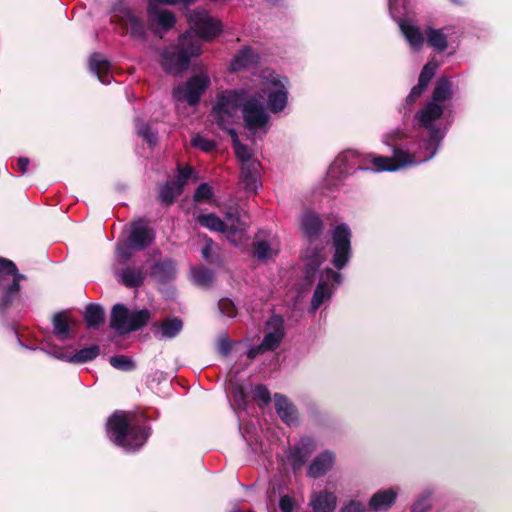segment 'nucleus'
I'll return each instance as SVG.
<instances>
[{
  "instance_id": "obj_15",
  "label": "nucleus",
  "mask_w": 512,
  "mask_h": 512,
  "mask_svg": "<svg viewBox=\"0 0 512 512\" xmlns=\"http://www.w3.org/2000/svg\"><path fill=\"white\" fill-rule=\"evenodd\" d=\"M316 450V442L309 436L302 437L290 449L287 458L294 472L300 470L312 453Z\"/></svg>"
},
{
  "instance_id": "obj_10",
  "label": "nucleus",
  "mask_w": 512,
  "mask_h": 512,
  "mask_svg": "<svg viewBox=\"0 0 512 512\" xmlns=\"http://www.w3.org/2000/svg\"><path fill=\"white\" fill-rule=\"evenodd\" d=\"M210 77L206 72H200L190 77L186 83L173 90V99L176 104L188 103L190 106L198 104L200 97L210 86Z\"/></svg>"
},
{
  "instance_id": "obj_21",
  "label": "nucleus",
  "mask_w": 512,
  "mask_h": 512,
  "mask_svg": "<svg viewBox=\"0 0 512 512\" xmlns=\"http://www.w3.org/2000/svg\"><path fill=\"white\" fill-rule=\"evenodd\" d=\"M454 82L448 76H440L435 83L431 99L438 105H447V101H451L454 97Z\"/></svg>"
},
{
  "instance_id": "obj_7",
  "label": "nucleus",
  "mask_w": 512,
  "mask_h": 512,
  "mask_svg": "<svg viewBox=\"0 0 512 512\" xmlns=\"http://www.w3.org/2000/svg\"><path fill=\"white\" fill-rule=\"evenodd\" d=\"M381 157L373 153L360 155L356 150H345L340 153L331 166L329 167L327 177L328 180L341 181L351 172L356 171H372L379 173L375 170L376 165L372 161V157Z\"/></svg>"
},
{
  "instance_id": "obj_34",
  "label": "nucleus",
  "mask_w": 512,
  "mask_h": 512,
  "mask_svg": "<svg viewBox=\"0 0 512 512\" xmlns=\"http://www.w3.org/2000/svg\"><path fill=\"white\" fill-rule=\"evenodd\" d=\"M228 133L232 139L235 155L241 164H245L246 162H257V160L251 158L250 149L239 140L236 130L230 129Z\"/></svg>"
},
{
  "instance_id": "obj_9",
  "label": "nucleus",
  "mask_w": 512,
  "mask_h": 512,
  "mask_svg": "<svg viewBox=\"0 0 512 512\" xmlns=\"http://www.w3.org/2000/svg\"><path fill=\"white\" fill-rule=\"evenodd\" d=\"M242 118L244 127L253 136L264 135L269 129L270 115L264 104L255 95H250L249 90L242 103Z\"/></svg>"
},
{
  "instance_id": "obj_26",
  "label": "nucleus",
  "mask_w": 512,
  "mask_h": 512,
  "mask_svg": "<svg viewBox=\"0 0 512 512\" xmlns=\"http://www.w3.org/2000/svg\"><path fill=\"white\" fill-rule=\"evenodd\" d=\"M130 314L131 312L123 304H115L111 311V328L120 335L129 333L130 325L128 323L130 322Z\"/></svg>"
},
{
  "instance_id": "obj_19",
  "label": "nucleus",
  "mask_w": 512,
  "mask_h": 512,
  "mask_svg": "<svg viewBox=\"0 0 512 512\" xmlns=\"http://www.w3.org/2000/svg\"><path fill=\"white\" fill-rule=\"evenodd\" d=\"M275 410L281 420L288 426L298 424V411L296 406L284 395L276 393L274 395Z\"/></svg>"
},
{
  "instance_id": "obj_47",
  "label": "nucleus",
  "mask_w": 512,
  "mask_h": 512,
  "mask_svg": "<svg viewBox=\"0 0 512 512\" xmlns=\"http://www.w3.org/2000/svg\"><path fill=\"white\" fill-rule=\"evenodd\" d=\"M133 251L134 250L129 246V241L127 240L126 244L117 246L116 257L120 262L125 263L132 257Z\"/></svg>"
},
{
  "instance_id": "obj_61",
  "label": "nucleus",
  "mask_w": 512,
  "mask_h": 512,
  "mask_svg": "<svg viewBox=\"0 0 512 512\" xmlns=\"http://www.w3.org/2000/svg\"><path fill=\"white\" fill-rule=\"evenodd\" d=\"M266 1L271 3V4H276L279 0H266Z\"/></svg>"
},
{
  "instance_id": "obj_5",
  "label": "nucleus",
  "mask_w": 512,
  "mask_h": 512,
  "mask_svg": "<svg viewBox=\"0 0 512 512\" xmlns=\"http://www.w3.org/2000/svg\"><path fill=\"white\" fill-rule=\"evenodd\" d=\"M247 89L223 90L216 94L211 110L212 121L222 130L229 132L238 119V112L242 109Z\"/></svg>"
},
{
  "instance_id": "obj_56",
  "label": "nucleus",
  "mask_w": 512,
  "mask_h": 512,
  "mask_svg": "<svg viewBox=\"0 0 512 512\" xmlns=\"http://www.w3.org/2000/svg\"><path fill=\"white\" fill-rule=\"evenodd\" d=\"M29 163H30V160L29 158L27 157H19L17 159V170L22 174H26L27 170H28V166H29Z\"/></svg>"
},
{
  "instance_id": "obj_46",
  "label": "nucleus",
  "mask_w": 512,
  "mask_h": 512,
  "mask_svg": "<svg viewBox=\"0 0 512 512\" xmlns=\"http://www.w3.org/2000/svg\"><path fill=\"white\" fill-rule=\"evenodd\" d=\"M213 194V188L207 183H202L197 187L194 199L195 201L208 200L213 196Z\"/></svg>"
},
{
  "instance_id": "obj_12",
  "label": "nucleus",
  "mask_w": 512,
  "mask_h": 512,
  "mask_svg": "<svg viewBox=\"0 0 512 512\" xmlns=\"http://www.w3.org/2000/svg\"><path fill=\"white\" fill-rule=\"evenodd\" d=\"M196 0H150L148 6V18L152 27L157 26L159 29L156 32H166L175 24L174 14L167 10L158 7L157 4L176 5L183 4L189 6Z\"/></svg>"
},
{
  "instance_id": "obj_3",
  "label": "nucleus",
  "mask_w": 512,
  "mask_h": 512,
  "mask_svg": "<svg viewBox=\"0 0 512 512\" xmlns=\"http://www.w3.org/2000/svg\"><path fill=\"white\" fill-rule=\"evenodd\" d=\"M188 21L191 31L181 35L177 45L166 47L161 53V66L168 74L180 75L186 71L191 58L201 53V39L213 38L221 32L220 22L203 9L190 11Z\"/></svg>"
},
{
  "instance_id": "obj_57",
  "label": "nucleus",
  "mask_w": 512,
  "mask_h": 512,
  "mask_svg": "<svg viewBox=\"0 0 512 512\" xmlns=\"http://www.w3.org/2000/svg\"><path fill=\"white\" fill-rule=\"evenodd\" d=\"M264 352H267V351H266V350H264V347H262V344L260 343L259 345H256V346L251 347V348L247 351V356H248L250 359H254V358H256L258 355H260L261 353H264Z\"/></svg>"
},
{
  "instance_id": "obj_39",
  "label": "nucleus",
  "mask_w": 512,
  "mask_h": 512,
  "mask_svg": "<svg viewBox=\"0 0 512 512\" xmlns=\"http://www.w3.org/2000/svg\"><path fill=\"white\" fill-rule=\"evenodd\" d=\"M69 325L67 318L64 314L58 313L53 317V332L56 338L60 341H65L69 338Z\"/></svg>"
},
{
  "instance_id": "obj_2",
  "label": "nucleus",
  "mask_w": 512,
  "mask_h": 512,
  "mask_svg": "<svg viewBox=\"0 0 512 512\" xmlns=\"http://www.w3.org/2000/svg\"><path fill=\"white\" fill-rule=\"evenodd\" d=\"M300 228L309 243L303 254L305 278L308 281H313L319 274V282L311 301V311L315 312L326 300L331 298L333 286H339L342 283V275L331 268L318 272L325 260L323 247L318 246L324 231L320 216L311 210H306L301 216Z\"/></svg>"
},
{
  "instance_id": "obj_37",
  "label": "nucleus",
  "mask_w": 512,
  "mask_h": 512,
  "mask_svg": "<svg viewBox=\"0 0 512 512\" xmlns=\"http://www.w3.org/2000/svg\"><path fill=\"white\" fill-rule=\"evenodd\" d=\"M197 222L212 231L226 232V224L214 213L198 215Z\"/></svg>"
},
{
  "instance_id": "obj_59",
  "label": "nucleus",
  "mask_w": 512,
  "mask_h": 512,
  "mask_svg": "<svg viewBox=\"0 0 512 512\" xmlns=\"http://www.w3.org/2000/svg\"><path fill=\"white\" fill-rule=\"evenodd\" d=\"M452 3L456 4V5H460L463 3L462 0H450Z\"/></svg>"
},
{
  "instance_id": "obj_42",
  "label": "nucleus",
  "mask_w": 512,
  "mask_h": 512,
  "mask_svg": "<svg viewBox=\"0 0 512 512\" xmlns=\"http://www.w3.org/2000/svg\"><path fill=\"white\" fill-rule=\"evenodd\" d=\"M432 495L431 489L424 490L416 499L411 507V512H427L432 508Z\"/></svg>"
},
{
  "instance_id": "obj_54",
  "label": "nucleus",
  "mask_w": 512,
  "mask_h": 512,
  "mask_svg": "<svg viewBox=\"0 0 512 512\" xmlns=\"http://www.w3.org/2000/svg\"><path fill=\"white\" fill-rule=\"evenodd\" d=\"M233 307V303L228 299H222L219 301L220 311L228 317H234L235 313Z\"/></svg>"
},
{
  "instance_id": "obj_8",
  "label": "nucleus",
  "mask_w": 512,
  "mask_h": 512,
  "mask_svg": "<svg viewBox=\"0 0 512 512\" xmlns=\"http://www.w3.org/2000/svg\"><path fill=\"white\" fill-rule=\"evenodd\" d=\"M23 274L10 260L0 257V310L5 311L19 299L20 282Z\"/></svg>"
},
{
  "instance_id": "obj_51",
  "label": "nucleus",
  "mask_w": 512,
  "mask_h": 512,
  "mask_svg": "<svg viewBox=\"0 0 512 512\" xmlns=\"http://www.w3.org/2000/svg\"><path fill=\"white\" fill-rule=\"evenodd\" d=\"M226 238L234 245H238L241 243L243 239V232L236 228H226Z\"/></svg>"
},
{
  "instance_id": "obj_28",
  "label": "nucleus",
  "mask_w": 512,
  "mask_h": 512,
  "mask_svg": "<svg viewBox=\"0 0 512 512\" xmlns=\"http://www.w3.org/2000/svg\"><path fill=\"white\" fill-rule=\"evenodd\" d=\"M398 495V489H382L374 493L369 501V507L373 511H386L394 505Z\"/></svg>"
},
{
  "instance_id": "obj_52",
  "label": "nucleus",
  "mask_w": 512,
  "mask_h": 512,
  "mask_svg": "<svg viewBox=\"0 0 512 512\" xmlns=\"http://www.w3.org/2000/svg\"><path fill=\"white\" fill-rule=\"evenodd\" d=\"M295 507V500L289 495L280 497L279 508L282 512H292Z\"/></svg>"
},
{
  "instance_id": "obj_20",
  "label": "nucleus",
  "mask_w": 512,
  "mask_h": 512,
  "mask_svg": "<svg viewBox=\"0 0 512 512\" xmlns=\"http://www.w3.org/2000/svg\"><path fill=\"white\" fill-rule=\"evenodd\" d=\"M183 329V322L178 317H169L153 324V335L159 340L173 339Z\"/></svg>"
},
{
  "instance_id": "obj_53",
  "label": "nucleus",
  "mask_w": 512,
  "mask_h": 512,
  "mask_svg": "<svg viewBox=\"0 0 512 512\" xmlns=\"http://www.w3.org/2000/svg\"><path fill=\"white\" fill-rule=\"evenodd\" d=\"M218 351L224 355L227 356L231 351V341L227 337V335H222L217 342Z\"/></svg>"
},
{
  "instance_id": "obj_49",
  "label": "nucleus",
  "mask_w": 512,
  "mask_h": 512,
  "mask_svg": "<svg viewBox=\"0 0 512 512\" xmlns=\"http://www.w3.org/2000/svg\"><path fill=\"white\" fill-rule=\"evenodd\" d=\"M193 172L194 170L189 166L179 168L176 180L174 182L177 183L178 185H181V188L183 189L184 186L187 184L189 178L192 176Z\"/></svg>"
},
{
  "instance_id": "obj_4",
  "label": "nucleus",
  "mask_w": 512,
  "mask_h": 512,
  "mask_svg": "<svg viewBox=\"0 0 512 512\" xmlns=\"http://www.w3.org/2000/svg\"><path fill=\"white\" fill-rule=\"evenodd\" d=\"M106 433L111 442L128 452L139 450L150 435L146 425L123 411H116L108 418Z\"/></svg>"
},
{
  "instance_id": "obj_38",
  "label": "nucleus",
  "mask_w": 512,
  "mask_h": 512,
  "mask_svg": "<svg viewBox=\"0 0 512 512\" xmlns=\"http://www.w3.org/2000/svg\"><path fill=\"white\" fill-rule=\"evenodd\" d=\"M84 319L88 327H97L104 321L103 308L97 304H89L86 307Z\"/></svg>"
},
{
  "instance_id": "obj_44",
  "label": "nucleus",
  "mask_w": 512,
  "mask_h": 512,
  "mask_svg": "<svg viewBox=\"0 0 512 512\" xmlns=\"http://www.w3.org/2000/svg\"><path fill=\"white\" fill-rule=\"evenodd\" d=\"M191 144L193 147L198 148L203 152H210L216 147L214 140L200 134H196L192 137Z\"/></svg>"
},
{
  "instance_id": "obj_29",
  "label": "nucleus",
  "mask_w": 512,
  "mask_h": 512,
  "mask_svg": "<svg viewBox=\"0 0 512 512\" xmlns=\"http://www.w3.org/2000/svg\"><path fill=\"white\" fill-rule=\"evenodd\" d=\"M150 274L161 283L169 282L176 276V264L169 258L156 261L151 267Z\"/></svg>"
},
{
  "instance_id": "obj_32",
  "label": "nucleus",
  "mask_w": 512,
  "mask_h": 512,
  "mask_svg": "<svg viewBox=\"0 0 512 512\" xmlns=\"http://www.w3.org/2000/svg\"><path fill=\"white\" fill-rule=\"evenodd\" d=\"M121 12L123 13V20L131 37L136 40H145L146 30L143 21L126 8Z\"/></svg>"
},
{
  "instance_id": "obj_27",
  "label": "nucleus",
  "mask_w": 512,
  "mask_h": 512,
  "mask_svg": "<svg viewBox=\"0 0 512 512\" xmlns=\"http://www.w3.org/2000/svg\"><path fill=\"white\" fill-rule=\"evenodd\" d=\"M118 281L127 288H138L145 281V273L142 268L127 266L116 272Z\"/></svg>"
},
{
  "instance_id": "obj_43",
  "label": "nucleus",
  "mask_w": 512,
  "mask_h": 512,
  "mask_svg": "<svg viewBox=\"0 0 512 512\" xmlns=\"http://www.w3.org/2000/svg\"><path fill=\"white\" fill-rule=\"evenodd\" d=\"M109 363L115 369L124 372H130L136 368L135 362L124 355L111 356L109 358Z\"/></svg>"
},
{
  "instance_id": "obj_13",
  "label": "nucleus",
  "mask_w": 512,
  "mask_h": 512,
  "mask_svg": "<svg viewBox=\"0 0 512 512\" xmlns=\"http://www.w3.org/2000/svg\"><path fill=\"white\" fill-rule=\"evenodd\" d=\"M406 9V0H396L395 10L392 11L391 0H389L390 14L392 18L397 21L409 46L413 50H420L424 44V35L417 26L402 17Z\"/></svg>"
},
{
  "instance_id": "obj_6",
  "label": "nucleus",
  "mask_w": 512,
  "mask_h": 512,
  "mask_svg": "<svg viewBox=\"0 0 512 512\" xmlns=\"http://www.w3.org/2000/svg\"><path fill=\"white\" fill-rule=\"evenodd\" d=\"M289 79L285 75L266 68L261 71L260 98H266L268 109L273 114H278L286 108L289 95Z\"/></svg>"
},
{
  "instance_id": "obj_1",
  "label": "nucleus",
  "mask_w": 512,
  "mask_h": 512,
  "mask_svg": "<svg viewBox=\"0 0 512 512\" xmlns=\"http://www.w3.org/2000/svg\"><path fill=\"white\" fill-rule=\"evenodd\" d=\"M454 120L452 105L428 101L413 116L414 127L423 129L427 137L412 139L401 129L382 136V143L391 149V157H372L377 171H399L426 163L437 154Z\"/></svg>"
},
{
  "instance_id": "obj_17",
  "label": "nucleus",
  "mask_w": 512,
  "mask_h": 512,
  "mask_svg": "<svg viewBox=\"0 0 512 512\" xmlns=\"http://www.w3.org/2000/svg\"><path fill=\"white\" fill-rule=\"evenodd\" d=\"M268 332L265 334L261 344L266 351L275 350L284 337L283 321L280 317L274 316L267 322Z\"/></svg>"
},
{
  "instance_id": "obj_33",
  "label": "nucleus",
  "mask_w": 512,
  "mask_h": 512,
  "mask_svg": "<svg viewBox=\"0 0 512 512\" xmlns=\"http://www.w3.org/2000/svg\"><path fill=\"white\" fill-rule=\"evenodd\" d=\"M100 354V347L98 345H91L70 354L69 363L84 364L96 359Z\"/></svg>"
},
{
  "instance_id": "obj_36",
  "label": "nucleus",
  "mask_w": 512,
  "mask_h": 512,
  "mask_svg": "<svg viewBox=\"0 0 512 512\" xmlns=\"http://www.w3.org/2000/svg\"><path fill=\"white\" fill-rule=\"evenodd\" d=\"M193 282L201 287H209L214 281V273L212 270L204 267H193L191 269Z\"/></svg>"
},
{
  "instance_id": "obj_60",
  "label": "nucleus",
  "mask_w": 512,
  "mask_h": 512,
  "mask_svg": "<svg viewBox=\"0 0 512 512\" xmlns=\"http://www.w3.org/2000/svg\"><path fill=\"white\" fill-rule=\"evenodd\" d=\"M395 3H396V0H391L392 11L395 10Z\"/></svg>"
},
{
  "instance_id": "obj_30",
  "label": "nucleus",
  "mask_w": 512,
  "mask_h": 512,
  "mask_svg": "<svg viewBox=\"0 0 512 512\" xmlns=\"http://www.w3.org/2000/svg\"><path fill=\"white\" fill-rule=\"evenodd\" d=\"M427 44L436 52L441 53L448 49V34L446 28L427 27L425 30Z\"/></svg>"
},
{
  "instance_id": "obj_22",
  "label": "nucleus",
  "mask_w": 512,
  "mask_h": 512,
  "mask_svg": "<svg viewBox=\"0 0 512 512\" xmlns=\"http://www.w3.org/2000/svg\"><path fill=\"white\" fill-rule=\"evenodd\" d=\"M279 251V242L273 236L266 239L257 236L253 243V254L259 260L271 259L277 256Z\"/></svg>"
},
{
  "instance_id": "obj_48",
  "label": "nucleus",
  "mask_w": 512,
  "mask_h": 512,
  "mask_svg": "<svg viewBox=\"0 0 512 512\" xmlns=\"http://www.w3.org/2000/svg\"><path fill=\"white\" fill-rule=\"evenodd\" d=\"M254 397L261 401L262 404L267 405L271 401V395L265 385H257L253 391Z\"/></svg>"
},
{
  "instance_id": "obj_18",
  "label": "nucleus",
  "mask_w": 512,
  "mask_h": 512,
  "mask_svg": "<svg viewBox=\"0 0 512 512\" xmlns=\"http://www.w3.org/2000/svg\"><path fill=\"white\" fill-rule=\"evenodd\" d=\"M337 501L338 499L334 492L320 490L311 494L308 506L313 512H334Z\"/></svg>"
},
{
  "instance_id": "obj_25",
  "label": "nucleus",
  "mask_w": 512,
  "mask_h": 512,
  "mask_svg": "<svg viewBox=\"0 0 512 512\" xmlns=\"http://www.w3.org/2000/svg\"><path fill=\"white\" fill-rule=\"evenodd\" d=\"M259 55L250 47L245 46L232 58L229 66L231 72H238L255 66L258 63Z\"/></svg>"
},
{
  "instance_id": "obj_45",
  "label": "nucleus",
  "mask_w": 512,
  "mask_h": 512,
  "mask_svg": "<svg viewBox=\"0 0 512 512\" xmlns=\"http://www.w3.org/2000/svg\"><path fill=\"white\" fill-rule=\"evenodd\" d=\"M41 349L52 357L69 363L70 354L65 353L60 347L56 345H47Z\"/></svg>"
},
{
  "instance_id": "obj_14",
  "label": "nucleus",
  "mask_w": 512,
  "mask_h": 512,
  "mask_svg": "<svg viewBox=\"0 0 512 512\" xmlns=\"http://www.w3.org/2000/svg\"><path fill=\"white\" fill-rule=\"evenodd\" d=\"M438 66V63L435 60H430L424 65L418 78V84L412 87L410 93L405 99L404 109L409 111V107L412 106L421 97L435 76Z\"/></svg>"
},
{
  "instance_id": "obj_31",
  "label": "nucleus",
  "mask_w": 512,
  "mask_h": 512,
  "mask_svg": "<svg viewBox=\"0 0 512 512\" xmlns=\"http://www.w3.org/2000/svg\"><path fill=\"white\" fill-rule=\"evenodd\" d=\"M90 70L98 77L102 84L108 85L111 83L110 63L101 54L95 53L91 55Z\"/></svg>"
},
{
  "instance_id": "obj_23",
  "label": "nucleus",
  "mask_w": 512,
  "mask_h": 512,
  "mask_svg": "<svg viewBox=\"0 0 512 512\" xmlns=\"http://www.w3.org/2000/svg\"><path fill=\"white\" fill-rule=\"evenodd\" d=\"M334 462L335 454L330 450H325L313 459L308 468V475L312 478H319L332 468Z\"/></svg>"
},
{
  "instance_id": "obj_16",
  "label": "nucleus",
  "mask_w": 512,
  "mask_h": 512,
  "mask_svg": "<svg viewBox=\"0 0 512 512\" xmlns=\"http://www.w3.org/2000/svg\"><path fill=\"white\" fill-rule=\"evenodd\" d=\"M155 239V232L150 228L145 221L138 220L132 223L130 235L128 237L129 246L133 250H143Z\"/></svg>"
},
{
  "instance_id": "obj_58",
  "label": "nucleus",
  "mask_w": 512,
  "mask_h": 512,
  "mask_svg": "<svg viewBox=\"0 0 512 512\" xmlns=\"http://www.w3.org/2000/svg\"><path fill=\"white\" fill-rule=\"evenodd\" d=\"M210 253H211V241L208 242L202 249V256L204 257V259L206 260H209V257H210Z\"/></svg>"
},
{
  "instance_id": "obj_35",
  "label": "nucleus",
  "mask_w": 512,
  "mask_h": 512,
  "mask_svg": "<svg viewBox=\"0 0 512 512\" xmlns=\"http://www.w3.org/2000/svg\"><path fill=\"white\" fill-rule=\"evenodd\" d=\"M181 185L174 181L164 183L159 190V198L162 203L171 204L182 193Z\"/></svg>"
},
{
  "instance_id": "obj_40",
  "label": "nucleus",
  "mask_w": 512,
  "mask_h": 512,
  "mask_svg": "<svg viewBox=\"0 0 512 512\" xmlns=\"http://www.w3.org/2000/svg\"><path fill=\"white\" fill-rule=\"evenodd\" d=\"M151 317L150 311L148 309H142L138 311H133L130 314V322L128 325L129 333L132 331H137L144 327Z\"/></svg>"
},
{
  "instance_id": "obj_11",
  "label": "nucleus",
  "mask_w": 512,
  "mask_h": 512,
  "mask_svg": "<svg viewBox=\"0 0 512 512\" xmlns=\"http://www.w3.org/2000/svg\"><path fill=\"white\" fill-rule=\"evenodd\" d=\"M333 257L332 264L338 270H342L352 256V233L345 223L337 225L331 232Z\"/></svg>"
},
{
  "instance_id": "obj_50",
  "label": "nucleus",
  "mask_w": 512,
  "mask_h": 512,
  "mask_svg": "<svg viewBox=\"0 0 512 512\" xmlns=\"http://www.w3.org/2000/svg\"><path fill=\"white\" fill-rule=\"evenodd\" d=\"M340 512H366V508L363 503L351 500L341 507Z\"/></svg>"
},
{
  "instance_id": "obj_55",
  "label": "nucleus",
  "mask_w": 512,
  "mask_h": 512,
  "mask_svg": "<svg viewBox=\"0 0 512 512\" xmlns=\"http://www.w3.org/2000/svg\"><path fill=\"white\" fill-rule=\"evenodd\" d=\"M233 398L239 407L244 408L246 405V394L241 386L234 388Z\"/></svg>"
},
{
  "instance_id": "obj_24",
  "label": "nucleus",
  "mask_w": 512,
  "mask_h": 512,
  "mask_svg": "<svg viewBox=\"0 0 512 512\" xmlns=\"http://www.w3.org/2000/svg\"><path fill=\"white\" fill-rule=\"evenodd\" d=\"M259 168V161L241 164V182L246 191L256 192L261 187Z\"/></svg>"
},
{
  "instance_id": "obj_41",
  "label": "nucleus",
  "mask_w": 512,
  "mask_h": 512,
  "mask_svg": "<svg viewBox=\"0 0 512 512\" xmlns=\"http://www.w3.org/2000/svg\"><path fill=\"white\" fill-rule=\"evenodd\" d=\"M136 131L139 137H141L149 146H153L157 142V133L152 128L142 122L139 118L135 120Z\"/></svg>"
}]
</instances>
